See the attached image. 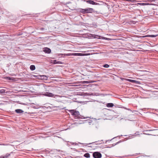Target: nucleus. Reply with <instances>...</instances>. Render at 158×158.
Wrapping results in <instances>:
<instances>
[{"label": "nucleus", "mask_w": 158, "mask_h": 158, "mask_svg": "<svg viewBox=\"0 0 158 158\" xmlns=\"http://www.w3.org/2000/svg\"><path fill=\"white\" fill-rule=\"evenodd\" d=\"M94 12L93 8H87L85 9H80V12L83 14L91 13Z\"/></svg>", "instance_id": "f257e3e1"}, {"label": "nucleus", "mask_w": 158, "mask_h": 158, "mask_svg": "<svg viewBox=\"0 0 158 158\" xmlns=\"http://www.w3.org/2000/svg\"><path fill=\"white\" fill-rule=\"evenodd\" d=\"M89 118V117H84L83 116H81L80 115V119H82V118L86 119V120L84 121V122H83V123L80 122L81 121V120H80V124H81L82 123H87L89 124H90L91 123V122H92L88 121V120H89V119H88Z\"/></svg>", "instance_id": "f03ea898"}, {"label": "nucleus", "mask_w": 158, "mask_h": 158, "mask_svg": "<svg viewBox=\"0 0 158 158\" xmlns=\"http://www.w3.org/2000/svg\"><path fill=\"white\" fill-rule=\"evenodd\" d=\"M42 94L44 96L50 97L55 98V96L58 97V95H54V94L52 93L47 92H46L44 94Z\"/></svg>", "instance_id": "7ed1b4c3"}, {"label": "nucleus", "mask_w": 158, "mask_h": 158, "mask_svg": "<svg viewBox=\"0 0 158 158\" xmlns=\"http://www.w3.org/2000/svg\"><path fill=\"white\" fill-rule=\"evenodd\" d=\"M93 156L94 158H101L102 157L101 154L98 152H94L93 154Z\"/></svg>", "instance_id": "20e7f679"}, {"label": "nucleus", "mask_w": 158, "mask_h": 158, "mask_svg": "<svg viewBox=\"0 0 158 158\" xmlns=\"http://www.w3.org/2000/svg\"><path fill=\"white\" fill-rule=\"evenodd\" d=\"M85 2H86L88 3H89L90 4L93 5H99V4L98 3L95 2H94V1H92V0H89L85 1Z\"/></svg>", "instance_id": "39448f33"}, {"label": "nucleus", "mask_w": 158, "mask_h": 158, "mask_svg": "<svg viewBox=\"0 0 158 158\" xmlns=\"http://www.w3.org/2000/svg\"><path fill=\"white\" fill-rule=\"evenodd\" d=\"M69 111L73 115L75 116L78 115V113H79L78 111L75 110H69Z\"/></svg>", "instance_id": "423d86ee"}, {"label": "nucleus", "mask_w": 158, "mask_h": 158, "mask_svg": "<svg viewBox=\"0 0 158 158\" xmlns=\"http://www.w3.org/2000/svg\"><path fill=\"white\" fill-rule=\"evenodd\" d=\"M138 4L142 6L144 5H154L155 4L153 3H138Z\"/></svg>", "instance_id": "0eeeda50"}, {"label": "nucleus", "mask_w": 158, "mask_h": 158, "mask_svg": "<svg viewBox=\"0 0 158 158\" xmlns=\"http://www.w3.org/2000/svg\"><path fill=\"white\" fill-rule=\"evenodd\" d=\"M44 51L46 53H50L51 52V50L48 48H44Z\"/></svg>", "instance_id": "6e6552de"}, {"label": "nucleus", "mask_w": 158, "mask_h": 158, "mask_svg": "<svg viewBox=\"0 0 158 158\" xmlns=\"http://www.w3.org/2000/svg\"><path fill=\"white\" fill-rule=\"evenodd\" d=\"M15 112L18 114H20L23 113L24 111L20 109H17L15 110Z\"/></svg>", "instance_id": "1a4fd4ad"}, {"label": "nucleus", "mask_w": 158, "mask_h": 158, "mask_svg": "<svg viewBox=\"0 0 158 158\" xmlns=\"http://www.w3.org/2000/svg\"><path fill=\"white\" fill-rule=\"evenodd\" d=\"M54 64H62V63L61 61H57L56 60H54L53 61Z\"/></svg>", "instance_id": "9d476101"}, {"label": "nucleus", "mask_w": 158, "mask_h": 158, "mask_svg": "<svg viewBox=\"0 0 158 158\" xmlns=\"http://www.w3.org/2000/svg\"><path fill=\"white\" fill-rule=\"evenodd\" d=\"M114 104L112 103H108L106 104V106L108 107H111L114 106Z\"/></svg>", "instance_id": "9b49d317"}, {"label": "nucleus", "mask_w": 158, "mask_h": 158, "mask_svg": "<svg viewBox=\"0 0 158 158\" xmlns=\"http://www.w3.org/2000/svg\"><path fill=\"white\" fill-rule=\"evenodd\" d=\"M30 69L32 71H33L35 70V66L34 65H31L30 66Z\"/></svg>", "instance_id": "f8f14e48"}, {"label": "nucleus", "mask_w": 158, "mask_h": 158, "mask_svg": "<svg viewBox=\"0 0 158 158\" xmlns=\"http://www.w3.org/2000/svg\"><path fill=\"white\" fill-rule=\"evenodd\" d=\"M89 55V53H80V56H83Z\"/></svg>", "instance_id": "ddd939ff"}, {"label": "nucleus", "mask_w": 158, "mask_h": 158, "mask_svg": "<svg viewBox=\"0 0 158 158\" xmlns=\"http://www.w3.org/2000/svg\"><path fill=\"white\" fill-rule=\"evenodd\" d=\"M157 36H158V34L156 35H147L146 36L149 37H155Z\"/></svg>", "instance_id": "4468645a"}, {"label": "nucleus", "mask_w": 158, "mask_h": 158, "mask_svg": "<svg viewBox=\"0 0 158 158\" xmlns=\"http://www.w3.org/2000/svg\"><path fill=\"white\" fill-rule=\"evenodd\" d=\"M84 156L86 158H89L90 157V154L89 153H87L84 155Z\"/></svg>", "instance_id": "2eb2a0df"}, {"label": "nucleus", "mask_w": 158, "mask_h": 158, "mask_svg": "<svg viewBox=\"0 0 158 158\" xmlns=\"http://www.w3.org/2000/svg\"><path fill=\"white\" fill-rule=\"evenodd\" d=\"M80 27H82L85 26V25H86L85 23H83L82 22H80Z\"/></svg>", "instance_id": "dca6fc26"}, {"label": "nucleus", "mask_w": 158, "mask_h": 158, "mask_svg": "<svg viewBox=\"0 0 158 158\" xmlns=\"http://www.w3.org/2000/svg\"><path fill=\"white\" fill-rule=\"evenodd\" d=\"M133 83H135L136 84H140V82L139 81H137L136 80H133Z\"/></svg>", "instance_id": "f3484780"}, {"label": "nucleus", "mask_w": 158, "mask_h": 158, "mask_svg": "<svg viewBox=\"0 0 158 158\" xmlns=\"http://www.w3.org/2000/svg\"><path fill=\"white\" fill-rule=\"evenodd\" d=\"M133 83H135L136 84H140V82L139 81H137L136 80H133Z\"/></svg>", "instance_id": "a211bd4d"}, {"label": "nucleus", "mask_w": 158, "mask_h": 158, "mask_svg": "<svg viewBox=\"0 0 158 158\" xmlns=\"http://www.w3.org/2000/svg\"><path fill=\"white\" fill-rule=\"evenodd\" d=\"M90 82H90L89 81H80V83H87V84H88Z\"/></svg>", "instance_id": "6ab92c4d"}, {"label": "nucleus", "mask_w": 158, "mask_h": 158, "mask_svg": "<svg viewBox=\"0 0 158 158\" xmlns=\"http://www.w3.org/2000/svg\"><path fill=\"white\" fill-rule=\"evenodd\" d=\"M123 1H127V2H135L136 1L135 0H122Z\"/></svg>", "instance_id": "aec40b11"}, {"label": "nucleus", "mask_w": 158, "mask_h": 158, "mask_svg": "<svg viewBox=\"0 0 158 158\" xmlns=\"http://www.w3.org/2000/svg\"><path fill=\"white\" fill-rule=\"evenodd\" d=\"M125 80L127 81H129V82H131L132 83H133V80H131V79H126V78H125Z\"/></svg>", "instance_id": "412c9836"}, {"label": "nucleus", "mask_w": 158, "mask_h": 158, "mask_svg": "<svg viewBox=\"0 0 158 158\" xmlns=\"http://www.w3.org/2000/svg\"><path fill=\"white\" fill-rule=\"evenodd\" d=\"M5 90L2 89L0 90V94H4L5 93Z\"/></svg>", "instance_id": "4be33fe9"}, {"label": "nucleus", "mask_w": 158, "mask_h": 158, "mask_svg": "<svg viewBox=\"0 0 158 158\" xmlns=\"http://www.w3.org/2000/svg\"><path fill=\"white\" fill-rule=\"evenodd\" d=\"M70 143L73 145H77L78 144V143H76V142H70Z\"/></svg>", "instance_id": "5701e85b"}, {"label": "nucleus", "mask_w": 158, "mask_h": 158, "mask_svg": "<svg viewBox=\"0 0 158 158\" xmlns=\"http://www.w3.org/2000/svg\"><path fill=\"white\" fill-rule=\"evenodd\" d=\"M10 155V154H9L8 153H6L5 156H5V158H7L8 157H9Z\"/></svg>", "instance_id": "b1692460"}, {"label": "nucleus", "mask_w": 158, "mask_h": 158, "mask_svg": "<svg viewBox=\"0 0 158 158\" xmlns=\"http://www.w3.org/2000/svg\"><path fill=\"white\" fill-rule=\"evenodd\" d=\"M103 66L105 68H108L110 66L108 64H105L103 65Z\"/></svg>", "instance_id": "393cba45"}, {"label": "nucleus", "mask_w": 158, "mask_h": 158, "mask_svg": "<svg viewBox=\"0 0 158 158\" xmlns=\"http://www.w3.org/2000/svg\"><path fill=\"white\" fill-rule=\"evenodd\" d=\"M71 55L79 56V53H73L71 54Z\"/></svg>", "instance_id": "a878e982"}, {"label": "nucleus", "mask_w": 158, "mask_h": 158, "mask_svg": "<svg viewBox=\"0 0 158 158\" xmlns=\"http://www.w3.org/2000/svg\"><path fill=\"white\" fill-rule=\"evenodd\" d=\"M81 75L82 76H83V77L81 76L80 75V79H84V76L83 75H82V74H81Z\"/></svg>", "instance_id": "bb28decb"}, {"label": "nucleus", "mask_w": 158, "mask_h": 158, "mask_svg": "<svg viewBox=\"0 0 158 158\" xmlns=\"http://www.w3.org/2000/svg\"><path fill=\"white\" fill-rule=\"evenodd\" d=\"M41 31H43L44 30V27H42L40 29Z\"/></svg>", "instance_id": "cd10ccee"}, {"label": "nucleus", "mask_w": 158, "mask_h": 158, "mask_svg": "<svg viewBox=\"0 0 158 158\" xmlns=\"http://www.w3.org/2000/svg\"><path fill=\"white\" fill-rule=\"evenodd\" d=\"M71 3L70 2H67V3H64V5H67L68 4H70V3Z\"/></svg>", "instance_id": "c85d7f7f"}, {"label": "nucleus", "mask_w": 158, "mask_h": 158, "mask_svg": "<svg viewBox=\"0 0 158 158\" xmlns=\"http://www.w3.org/2000/svg\"><path fill=\"white\" fill-rule=\"evenodd\" d=\"M121 140L117 142L116 143V144L117 145V144H118V143H121Z\"/></svg>", "instance_id": "c756f323"}, {"label": "nucleus", "mask_w": 158, "mask_h": 158, "mask_svg": "<svg viewBox=\"0 0 158 158\" xmlns=\"http://www.w3.org/2000/svg\"><path fill=\"white\" fill-rule=\"evenodd\" d=\"M116 143H113V144H112V147H113V146H114L115 145H116Z\"/></svg>", "instance_id": "7c9ffc66"}, {"label": "nucleus", "mask_w": 158, "mask_h": 158, "mask_svg": "<svg viewBox=\"0 0 158 158\" xmlns=\"http://www.w3.org/2000/svg\"><path fill=\"white\" fill-rule=\"evenodd\" d=\"M0 158H5V157L4 156H0Z\"/></svg>", "instance_id": "2f4dec72"}, {"label": "nucleus", "mask_w": 158, "mask_h": 158, "mask_svg": "<svg viewBox=\"0 0 158 158\" xmlns=\"http://www.w3.org/2000/svg\"><path fill=\"white\" fill-rule=\"evenodd\" d=\"M82 92H80V94H79L80 96H82Z\"/></svg>", "instance_id": "473e14b6"}, {"label": "nucleus", "mask_w": 158, "mask_h": 158, "mask_svg": "<svg viewBox=\"0 0 158 158\" xmlns=\"http://www.w3.org/2000/svg\"><path fill=\"white\" fill-rule=\"evenodd\" d=\"M8 145V144H2V145H4V146H7V145Z\"/></svg>", "instance_id": "72a5a7b5"}, {"label": "nucleus", "mask_w": 158, "mask_h": 158, "mask_svg": "<svg viewBox=\"0 0 158 158\" xmlns=\"http://www.w3.org/2000/svg\"><path fill=\"white\" fill-rule=\"evenodd\" d=\"M95 143L94 142H92V143H90L89 144H93V143Z\"/></svg>", "instance_id": "f704fd0d"}, {"label": "nucleus", "mask_w": 158, "mask_h": 158, "mask_svg": "<svg viewBox=\"0 0 158 158\" xmlns=\"http://www.w3.org/2000/svg\"><path fill=\"white\" fill-rule=\"evenodd\" d=\"M132 22L133 23V24H135L136 23L135 21H132Z\"/></svg>", "instance_id": "c9c22d12"}, {"label": "nucleus", "mask_w": 158, "mask_h": 158, "mask_svg": "<svg viewBox=\"0 0 158 158\" xmlns=\"http://www.w3.org/2000/svg\"><path fill=\"white\" fill-rule=\"evenodd\" d=\"M143 134H146V135H151V134H145V133H143Z\"/></svg>", "instance_id": "e433bc0d"}, {"label": "nucleus", "mask_w": 158, "mask_h": 158, "mask_svg": "<svg viewBox=\"0 0 158 158\" xmlns=\"http://www.w3.org/2000/svg\"><path fill=\"white\" fill-rule=\"evenodd\" d=\"M79 103H83V102L82 101H80Z\"/></svg>", "instance_id": "4c0bfd02"}, {"label": "nucleus", "mask_w": 158, "mask_h": 158, "mask_svg": "<svg viewBox=\"0 0 158 158\" xmlns=\"http://www.w3.org/2000/svg\"><path fill=\"white\" fill-rule=\"evenodd\" d=\"M123 108H124L125 109L127 110V109L126 107H123Z\"/></svg>", "instance_id": "58836bf2"}, {"label": "nucleus", "mask_w": 158, "mask_h": 158, "mask_svg": "<svg viewBox=\"0 0 158 158\" xmlns=\"http://www.w3.org/2000/svg\"><path fill=\"white\" fill-rule=\"evenodd\" d=\"M111 141V140H107V141H106V142H107V141Z\"/></svg>", "instance_id": "ea45409f"}, {"label": "nucleus", "mask_w": 158, "mask_h": 158, "mask_svg": "<svg viewBox=\"0 0 158 158\" xmlns=\"http://www.w3.org/2000/svg\"><path fill=\"white\" fill-rule=\"evenodd\" d=\"M127 110H130L129 109H127Z\"/></svg>", "instance_id": "a19ab883"}, {"label": "nucleus", "mask_w": 158, "mask_h": 158, "mask_svg": "<svg viewBox=\"0 0 158 158\" xmlns=\"http://www.w3.org/2000/svg\"><path fill=\"white\" fill-rule=\"evenodd\" d=\"M139 134H136V135H139Z\"/></svg>", "instance_id": "79ce46f5"}, {"label": "nucleus", "mask_w": 158, "mask_h": 158, "mask_svg": "<svg viewBox=\"0 0 158 158\" xmlns=\"http://www.w3.org/2000/svg\"><path fill=\"white\" fill-rule=\"evenodd\" d=\"M89 147H91V146H88Z\"/></svg>", "instance_id": "37998d69"}, {"label": "nucleus", "mask_w": 158, "mask_h": 158, "mask_svg": "<svg viewBox=\"0 0 158 158\" xmlns=\"http://www.w3.org/2000/svg\"><path fill=\"white\" fill-rule=\"evenodd\" d=\"M79 144H81L82 143H79Z\"/></svg>", "instance_id": "c03bdc74"}, {"label": "nucleus", "mask_w": 158, "mask_h": 158, "mask_svg": "<svg viewBox=\"0 0 158 158\" xmlns=\"http://www.w3.org/2000/svg\"><path fill=\"white\" fill-rule=\"evenodd\" d=\"M111 147H108L107 148H110Z\"/></svg>", "instance_id": "a18cd8bd"}, {"label": "nucleus", "mask_w": 158, "mask_h": 158, "mask_svg": "<svg viewBox=\"0 0 158 158\" xmlns=\"http://www.w3.org/2000/svg\"><path fill=\"white\" fill-rule=\"evenodd\" d=\"M95 36H98V35H95Z\"/></svg>", "instance_id": "49530a36"}, {"label": "nucleus", "mask_w": 158, "mask_h": 158, "mask_svg": "<svg viewBox=\"0 0 158 158\" xmlns=\"http://www.w3.org/2000/svg\"><path fill=\"white\" fill-rule=\"evenodd\" d=\"M81 31V30H80V32Z\"/></svg>", "instance_id": "de8ad7c7"}, {"label": "nucleus", "mask_w": 158, "mask_h": 158, "mask_svg": "<svg viewBox=\"0 0 158 158\" xmlns=\"http://www.w3.org/2000/svg\"><path fill=\"white\" fill-rule=\"evenodd\" d=\"M94 82V81H92V82Z\"/></svg>", "instance_id": "09e8293b"}, {"label": "nucleus", "mask_w": 158, "mask_h": 158, "mask_svg": "<svg viewBox=\"0 0 158 158\" xmlns=\"http://www.w3.org/2000/svg\"><path fill=\"white\" fill-rule=\"evenodd\" d=\"M92 94L94 95V94Z\"/></svg>", "instance_id": "8fccbe9b"}]
</instances>
